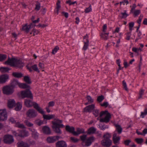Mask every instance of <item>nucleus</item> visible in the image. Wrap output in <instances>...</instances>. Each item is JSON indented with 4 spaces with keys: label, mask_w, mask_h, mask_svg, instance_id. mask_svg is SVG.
Returning a JSON list of instances; mask_svg holds the SVG:
<instances>
[{
    "label": "nucleus",
    "mask_w": 147,
    "mask_h": 147,
    "mask_svg": "<svg viewBox=\"0 0 147 147\" xmlns=\"http://www.w3.org/2000/svg\"><path fill=\"white\" fill-rule=\"evenodd\" d=\"M20 82H18V80L13 79V80L11 82L10 85H9L14 90L15 88L17 85L19 86V84Z\"/></svg>",
    "instance_id": "obj_25"
},
{
    "label": "nucleus",
    "mask_w": 147,
    "mask_h": 147,
    "mask_svg": "<svg viewBox=\"0 0 147 147\" xmlns=\"http://www.w3.org/2000/svg\"><path fill=\"white\" fill-rule=\"evenodd\" d=\"M96 131V129L94 127H90L87 131V133L88 134H94Z\"/></svg>",
    "instance_id": "obj_27"
},
{
    "label": "nucleus",
    "mask_w": 147,
    "mask_h": 147,
    "mask_svg": "<svg viewBox=\"0 0 147 147\" xmlns=\"http://www.w3.org/2000/svg\"><path fill=\"white\" fill-rule=\"evenodd\" d=\"M134 15L135 16H137L140 13V10H135L133 12Z\"/></svg>",
    "instance_id": "obj_47"
},
{
    "label": "nucleus",
    "mask_w": 147,
    "mask_h": 147,
    "mask_svg": "<svg viewBox=\"0 0 147 147\" xmlns=\"http://www.w3.org/2000/svg\"><path fill=\"white\" fill-rule=\"evenodd\" d=\"M128 3V1L127 0H123V1L120 2V4L121 5L123 4V5H125V4L126 5Z\"/></svg>",
    "instance_id": "obj_61"
},
{
    "label": "nucleus",
    "mask_w": 147,
    "mask_h": 147,
    "mask_svg": "<svg viewBox=\"0 0 147 147\" xmlns=\"http://www.w3.org/2000/svg\"><path fill=\"white\" fill-rule=\"evenodd\" d=\"M111 137V134L107 133L105 134L103 136V138L104 139L107 140H110V138Z\"/></svg>",
    "instance_id": "obj_43"
},
{
    "label": "nucleus",
    "mask_w": 147,
    "mask_h": 147,
    "mask_svg": "<svg viewBox=\"0 0 147 147\" xmlns=\"http://www.w3.org/2000/svg\"><path fill=\"white\" fill-rule=\"evenodd\" d=\"M143 15L142 14L140 15V16L138 20H137V22L139 24H140L141 22L142 19L143 18Z\"/></svg>",
    "instance_id": "obj_55"
},
{
    "label": "nucleus",
    "mask_w": 147,
    "mask_h": 147,
    "mask_svg": "<svg viewBox=\"0 0 147 147\" xmlns=\"http://www.w3.org/2000/svg\"><path fill=\"white\" fill-rule=\"evenodd\" d=\"M32 132V136L35 139H37L38 137V134L37 132L36 131L33 129L31 130Z\"/></svg>",
    "instance_id": "obj_32"
},
{
    "label": "nucleus",
    "mask_w": 147,
    "mask_h": 147,
    "mask_svg": "<svg viewBox=\"0 0 147 147\" xmlns=\"http://www.w3.org/2000/svg\"><path fill=\"white\" fill-rule=\"evenodd\" d=\"M9 121L12 123H16V121L14 118L13 117H10L9 119Z\"/></svg>",
    "instance_id": "obj_64"
},
{
    "label": "nucleus",
    "mask_w": 147,
    "mask_h": 147,
    "mask_svg": "<svg viewBox=\"0 0 147 147\" xmlns=\"http://www.w3.org/2000/svg\"><path fill=\"white\" fill-rule=\"evenodd\" d=\"M7 115L5 109L0 110V121H3L7 119Z\"/></svg>",
    "instance_id": "obj_10"
},
{
    "label": "nucleus",
    "mask_w": 147,
    "mask_h": 147,
    "mask_svg": "<svg viewBox=\"0 0 147 147\" xmlns=\"http://www.w3.org/2000/svg\"><path fill=\"white\" fill-rule=\"evenodd\" d=\"M25 123L26 125L29 127H31L33 125V123H31L28 121H27L25 122Z\"/></svg>",
    "instance_id": "obj_56"
},
{
    "label": "nucleus",
    "mask_w": 147,
    "mask_h": 147,
    "mask_svg": "<svg viewBox=\"0 0 147 147\" xmlns=\"http://www.w3.org/2000/svg\"><path fill=\"white\" fill-rule=\"evenodd\" d=\"M56 13L57 14H58L59 13V9L61 7V5H60V1L59 0H58L57 1V2L56 3Z\"/></svg>",
    "instance_id": "obj_38"
},
{
    "label": "nucleus",
    "mask_w": 147,
    "mask_h": 147,
    "mask_svg": "<svg viewBox=\"0 0 147 147\" xmlns=\"http://www.w3.org/2000/svg\"><path fill=\"white\" fill-rule=\"evenodd\" d=\"M134 25V23L133 22H131L129 23V30L131 31L132 30V28Z\"/></svg>",
    "instance_id": "obj_50"
},
{
    "label": "nucleus",
    "mask_w": 147,
    "mask_h": 147,
    "mask_svg": "<svg viewBox=\"0 0 147 147\" xmlns=\"http://www.w3.org/2000/svg\"><path fill=\"white\" fill-rule=\"evenodd\" d=\"M32 32H33V36H35V35H37L39 32V31L38 30L35 29H33L32 30Z\"/></svg>",
    "instance_id": "obj_52"
},
{
    "label": "nucleus",
    "mask_w": 147,
    "mask_h": 147,
    "mask_svg": "<svg viewBox=\"0 0 147 147\" xmlns=\"http://www.w3.org/2000/svg\"><path fill=\"white\" fill-rule=\"evenodd\" d=\"M117 133L116 131H115L113 135V140L114 143L115 144H118L119 143V141L120 139V137L117 136Z\"/></svg>",
    "instance_id": "obj_16"
},
{
    "label": "nucleus",
    "mask_w": 147,
    "mask_h": 147,
    "mask_svg": "<svg viewBox=\"0 0 147 147\" xmlns=\"http://www.w3.org/2000/svg\"><path fill=\"white\" fill-rule=\"evenodd\" d=\"M109 33H102L100 34L101 37L102 39L107 40L108 39Z\"/></svg>",
    "instance_id": "obj_33"
},
{
    "label": "nucleus",
    "mask_w": 147,
    "mask_h": 147,
    "mask_svg": "<svg viewBox=\"0 0 147 147\" xmlns=\"http://www.w3.org/2000/svg\"><path fill=\"white\" fill-rule=\"evenodd\" d=\"M88 37V35L87 34L84 37V44L82 49L84 51H86L88 49V47L89 43Z\"/></svg>",
    "instance_id": "obj_15"
},
{
    "label": "nucleus",
    "mask_w": 147,
    "mask_h": 147,
    "mask_svg": "<svg viewBox=\"0 0 147 147\" xmlns=\"http://www.w3.org/2000/svg\"><path fill=\"white\" fill-rule=\"evenodd\" d=\"M71 0H67L65 2V3L68 4L69 5H74V2L71 1Z\"/></svg>",
    "instance_id": "obj_59"
},
{
    "label": "nucleus",
    "mask_w": 147,
    "mask_h": 147,
    "mask_svg": "<svg viewBox=\"0 0 147 147\" xmlns=\"http://www.w3.org/2000/svg\"><path fill=\"white\" fill-rule=\"evenodd\" d=\"M7 57V55H6L0 54V61H3L6 59Z\"/></svg>",
    "instance_id": "obj_41"
},
{
    "label": "nucleus",
    "mask_w": 147,
    "mask_h": 147,
    "mask_svg": "<svg viewBox=\"0 0 147 147\" xmlns=\"http://www.w3.org/2000/svg\"><path fill=\"white\" fill-rule=\"evenodd\" d=\"M40 112L38 111L39 113H41L43 115V117L44 119H46L47 120H49L53 119L55 117V114H51L49 115H47L45 114V112L42 109L40 108Z\"/></svg>",
    "instance_id": "obj_11"
},
{
    "label": "nucleus",
    "mask_w": 147,
    "mask_h": 147,
    "mask_svg": "<svg viewBox=\"0 0 147 147\" xmlns=\"http://www.w3.org/2000/svg\"><path fill=\"white\" fill-rule=\"evenodd\" d=\"M16 60L17 59L14 58L12 57L11 58H10L9 57L7 60L5 62V64L13 67L15 66V63Z\"/></svg>",
    "instance_id": "obj_13"
},
{
    "label": "nucleus",
    "mask_w": 147,
    "mask_h": 147,
    "mask_svg": "<svg viewBox=\"0 0 147 147\" xmlns=\"http://www.w3.org/2000/svg\"><path fill=\"white\" fill-rule=\"evenodd\" d=\"M24 65V62L20 59H17V60H16L15 63V66L13 67L22 69Z\"/></svg>",
    "instance_id": "obj_14"
},
{
    "label": "nucleus",
    "mask_w": 147,
    "mask_h": 147,
    "mask_svg": "<svg viewBox=\"0 0 147 147\" xmlns=\"http://www.w3.org/2000/svg\"><path fill=\"white\" fill-rule=\"evenodd\" d=\"M104 99V96L102 95L99 96L97 99V101L99 102H101Z\"/></svg>",
    "instance_id": "obj_51"
},
{
    "label": "nucleus",
    "mask_w": 147,
    "mask_h": 147,
    "mask_svg": "<svg viewBox=\"0 0 147 147\" xmlns=\"http://www.w3.org/2000/svg\"><path fill=\"white\" fill-rule=\"evenodd\" d=\"M92 11V8H91V5H90L89 7L86 8L85 9L84 12L86 13H87L89 12Z\"/></svg>",
    "instance_id": "obj_46"
},
{
    "label": "nucleus",
    "mask_w": 147,
    "mask_h": 147,
    "mask_svg": "<svg viewBox=\"0 0 147 147\" xmlns=\"http://www.w3.org/2000/svg\"><path fill=\"white\" fill-rule=\"evenodd\" d=\"M18 147H30V145L27 143L23 141L19 142L17 143Z\"/></svg>",
    "instance_id": "obj_24"
},
{
    "label": "nucleus",
    "mask_w": 147,
    "mask_h": 147,
    "mask_svg": "<svg viewBox=\"0 0 147 147\" xmlns=\"http://www.w3.org/2000/svg\"><path fill=\"white\" fill-rule=\"evenodd\" d=\"M65 130L66 131L74 134V127H70L69 125H66L65 126Z\"/></svg>",
    "instance_id": "obj_28"
},
{
    "label": "nucleus",
    "mask_w": 147,
    "mask_h": 147,
    "mask_svg": "<svg viewBox=\"0 0 147 147\" xmlns=\"http://www.w3.org/2000/svg\"><path fill=\"white\" fill-rule=\"evenodd\" d=\"M12 75L13 76L18 78H20L23 77V74L20 72H13Z\"/></svg>",
    "instance_id": "obj_31"
},
{
    "label": "nucleus",
    "mask_w": 147,
    "mask_h": 147,
    "mask_svg": "<svg viewBox=\"0 0 147 147\" xmlns=\"http://www.w3.org/2000/svg\"><path fill=\"white\" fill-rule=\"evenodd\" d=\"M115 125L116 127V129L115 131H116V133H117V131L119 134H121V133L122 130L121 126L117 124H116Z\"/></svg>",
    "instance_id": "obj_34"
},
{
    "label": "nucleus",
    "mask_w": 147,
    "mask_h": 147,
    "mask_svg": "<svg viewBox=\"0 0 147 147\" xmlns=\"http://www.w3.org/2000/svg\"><path fill=\"white\" fill-rule=\"evenodd\" d=\"M101 143L103 146L109 147L111 145L112 141L110 140L104 139L101 141Z\"/></svg>",
    "instance_id": "obj_18"
},
{
    "label": "nucleus",
    "mask_w": 147,
    "mask_h": 147,
    "mask_svg": "<svg viewBox=\"0 0 147 147\" xmlns=\"http://www.w3.org/2000/svg\"><path fill=\"white\" fill-rule=\"evenodd\" d=\"M9 78L8 75L5 74L0 76V84H3L5 83Z\"/></svg>",
    "instance_id": "obj_20"
},
{
    "label": "nucleus",
    "mask_w": 147,
    "mask_h": 147,
    "mask_svg": "<svg viewBox=\"0 0 147 147\" xmlns=\"http://www.w3.org/2000/svg\"><path fill=\"white\" fill-rule=\"evenodd\" d=\"M130 142H131V140H127L124 141V144L126 146H128Z\"/></svg>",
    "instance_id": "obj_58"
},
{
    "label": "nucleus",
    "mask_w": 147,
    "mask_h": 147,
    "mask_svg": "<svg viewBox=\"0 0 147 147\" xmlns=\"http://www.w3.org/2000/svg\"><path fill=\"white\" fill-rule=\"evenodd\" d=\"M128 16V14L127 13L126 10H124L123 12H121L119 16L122 18H126Z\"/></svg>",
    "instance_id": "obj_37"
},
{
    "label": "nucleus",
    "mask_w": 147,
    "mask_h": 147,
    "mask_svg": "<svg viewBox=\"0 0 147 147\" xmlns=\"http://www.w3.org/2000/svg\"><path fill=\"white\" fill-rule=\"evenodd\" d=\"M24 80L28 84H31L32 82L30 79V77L28 76H25L24 78Z\"/></svg>",
    "instance_id": "obj_30"
},
{
    "label": "nucleus",
    "mask_w": 147,
    "mask_h": 147,
    "mask_svg": "<svg viewBox=\"0 0 147 147\" xmlns=\"http://www.w3.org/2000/svg\"><path fill=\"white\" fill-rule=\"evenodd\" d=\"M52 127L53 131L56 133L61 134L62 132L60 128H63L64 126L63 124L60 123L62 122V121L58 119L55 118L54 121H52Z\"/></svg>",
    "instance_id": "obj_1"
},
{
    "label": "nucleus",
    "mask_w": 147,
    "mask_h": 147,
    "mask_svg": "<svg viewBox=\"0 0 147 147\" xmlns=\"http://www.w3.org/2000/svg\"><path fill=\"white\" fill-rule=\"evenodd\" d=\"M107 29V26L106 24H104L102 27V33H105Z\"/></svg>",
    "instance_id": "obj_62"
},
{
    "label": "nucleus",
    "mask_w": 147,
    "mask_h": 147,
    "mask_svg": "<svg viewBox=\"0 0 147 147\" xmlns=\"http://www.w3.org/2000/svg\"><path fill=\"white\" fill-rule=\"evenodd\" d=\"M15 126L16 127L22 129H24L25 128L23 124H21L19 122H18L16 123Z\"/></svg>",
    "instance_id": "obj_40"
},
{
    "label": "nucleus",
    "mask_w": 147,
    "mask_h": 147,
    "mask_svg": "<svg viewBox=\"0 0 147 147\" xmlns=\"http://www.w3.org/2000/svg\"><path fill=\"white\" fill-rule=\"evenodd\" d=\"M132 51L135 53L136 55L137 56H138L139 55V52L138 51L137 48L136 47H133L132 49Z\"/></svg>",
    "instance_id": "obj_45"
},
{
    "label": "nucleus",
    "mask_w": 147,
    "mask_h": 147,
    "mask_svg": "<svg viewBox=\"0 0 147 147\" xmlns=\"http://www.w3.org/2000/svg\"><path fill=\"white\" fill-rule=\"evenodd\" d=\"M19 87L22 89H30V86L28 85L26 83H20L19 84Z\"/></svg>",
    "instance_id": "obj_26"
},
{
    "label": "nucleus",
    "mask_w": 147,
    "mask_h": 147,
    "mask_svg": "<svg viewBox=\"0 0 147 147\" xmlns=\"http://www.w3.org/2000/svg\"><path fill=\"white\" fill-rule=\"evenodd\" d=\"M26 67L30 72H31L32 71V69L38 73L40 72V70L38 69L37 65L36 64H34L30 67H29L28 65H27L26 66Z\"/></svg>",
    "instance_id": "obj_17"
},
{
    "label": "nucleus",
    "mask_w": 147,
    "mask_h": 147,
    "mask_svg": "<svg viewBox=\"0 0 147 147\" xmlns=\"http://www.w3.org/2000/svg\"><path fill=\"white\" fill-rule=\"evenodd\" d=\"M84 130L82 129L78 128L77 132L74 131V135H78L79 134L83 133Z\"/></svg>",
    "instance_id": "obj_39"
},
{
    "label": "nucleus",
    "mask_w": 147,
    "mask_h": 147,
    "mask_svg": "<svg viewBox=\"0 0 147 147\" xmlns=\"http://www.w3.org/2000/svg\"><path fill=\"white\" fill-rule=\"evenodd\" d=\"M57 147H67V145L65 142L63 140L58 141L56 143Z\"/></svg>",
    "instance_id": "obj_21"
},
{
    "label": "nucleus",
    "mask_w": 147,
    "mask_h": 147,
    "mask_svg": "<svg viewBox=\"0 0 147 147\" xmlns=\"http://www.w3.org/2000/svg\"><path fill=\"white\" fill-rule=\"evenodd\" d=\"M87 98L88 100V102L90 103L94 101L93 99L90 96H88L87 97Z\"/></svg>",
    "instance_id": "obj_53"
},
{
    "label": "nucleus",
    "mask_w": 147,
    "mask_h": 147,
    "mask_svg": "<svg viewBox=\"0 0 147 147\" xmlns=\"http://www.w3.org/2000/svg\"><path fill=\"white\" fill-rule=\"evenodd\" d=\"M40 3L36 4V7L35 9V10L36 11H38L40 10Z\"/></svg>",
    "instance_id": "obj_63"
},
{
    "label": "nucleus",
    "mask_w": 147,
    "mask_h": 147,
    "mask_svg": "<svg viewBox=\"0 0 147 147\" xmlns=\"http://www.w3.org/2000/svg\"><path fill=\"white\" fill-rule=\"evenodd\" d=\"M27 117L30 118H34L36 117L38 115L37 112L32 109H28L26 113Z\"/></svg>",
    "instance_id": "obj_9"
},
{
    "label": "nucleus",
    "mask_w": 147,
    "mask_h": 147,
    "mask_svg": "<svg viewBox=\"0 0 147 147\" xmlns=\"http://www.w3.org/2000/svg\"><path fill=\"white\" fill-rule=\"evenodd\" d=\"M100 117H103L100 120V121L101 122L108 123L111 118L110 114L107 111L101 112L100 114Z\"/></svg>",
    "instance_id": "obj_5"
},
{
    "label": "nucleus",
    "mask_w": 147,
    "mask_h": 147,
    "mask_svg": "<svg viewBox=\"0 0 147 147\" xmlns=\"http://www.w3.org/2000/svg\"><path fill=\"white\" fill-rule=\"evenodd\" d=\"M43 133L46 135H49L51 133V131L50 128L47 126H43L42 129Z\"/></svg>",
    "instance_id": "obj_19"
},
{
    "label": "nucleus",
    "mask_w": 147,
    "mask_h": 147,
    "mask_svg": "<svg viewBox=\"0 0 147 147\" xmlns=\"http://www.w3.org/2000/svg\"><path fill=\"white\" fill-rule=\"evenodd\" d=\"M135 141L138 144H141L143 142V140L142 138H136L135 139Z\"/></svg>",
    "instance_id": "obj_48"
},
{
    "label": "nucleus",
    "mask_w": 147,
    "mask_h": 147,
    "mask_svg": "<svg viewBox=\"0 0 147 147\" xmlns=\"http://www.w3.org/2000/svg\"><path fill=\"white\" fill-rule=\"evenodd\" d=\"M55 103L53 101H51L49 102L48 103V106L49 107H53L55 105Z\"/></svg>",
    "instance_id": "obj_54"
},
{
    "label": "nucleus",
    "mask_w": 147,
    "mask_h": 147,
    "mask_svg": "<svg viewBox=\"0 0 147 147\" xmlns=\"http://www.w3.org/2000/svg\"><path fill=\"white\" fill-rule=\"evenodd\" d=\"M3 141L5 144H11L14 142V139L12 136L7 134L4 136Z\"/></svg>",
    "instance_id": "obj_8"
},
{
    "label": "nucleus",
    "mask_w": 147,
    "mask_h": 147,
    "mask_svg": "<svg viewBox=\"0 0 147 147\" xmlns=\"http://www.w3.org/2000/svg\"><path fill=\"white\" fill-rule=\"evenodd\" d=\"M24 104L27 108H31L33 107L37 111H40V107L38 104L36 102L33 101V99L27 98L24 100Z\"/></svg>",
    "instance_id": "obj_3"
},
{
    "label": "nucleus",
    "mask_w": 147,
    "mask_h": 147,
    "mask_svg": "<svg viewBox=\"0 0 147 147\" xmlns=\"http://www.w3.org/2000/svg\"><path fill=\"white\" fill-rule=\"evenodd\" d=\"M60 138V136H49L47 138L46 140L48 143H53L59 140Z\"/></svg>",
    "instance_id": "obj_12"
},
{
    "label": "nucleus",
    "mask_w": 147,
    "mask_h": 147,
    "mask_svg": "<svg viewBox=\"0 0 147 147\" xmlns=\"http://www.w3.org/2000/svg\"><path fill=\"white\" fill-rule=\"evenodd\" d=\"M10 69L8 67H0V71L2 73H5L8 72Z\"/></svg>",
    "instance_id": "obj_29"
},
{
    "label": "nucleus",
    "mask_w": 147,
    "mask_h": 147,
    "mask_svg": "<svg viewBox=\"0 0 147 147\" xmlns=\"http://www.w3.org/2000/svg\"><path fill=\"white\" fill-rule=\"evenodd\" d=\"M80 138L82 141V144L84 147L90 146L95 139L93 136L87 138V136L85 135L80 136Z\"/></svg>",
    "instance_id": "obj_2"
},
{
    "label": "nucleus",
    "mask_w": 147,
    "mask_h": 147,
    "mask_svg": "<svg viewBox=\"0 0 147 147\" xmlns=\"http://www.w3.org/2000/svg\"><path fill=\"white\" fill-rule=\"evenodd\" d=\"M94 104L88 106L84 108V111L85 112H91L94 109Z\"/></svg>",
    "instance_id": "obj_23"
},
{
    "label": "nucleus",
    "mask_w": 147,
    "mask_h": 147,
    "mask_svg": "<svg viewBox=\"0 0 147 147\" xmlns=\"http://www.w3.org/2000/svg\"><path fill=\"white\" fill-rule=\"evenodd\" d=\"M13 134L16 137H20L21 138H24L27 137L28 136V133L24 130H18L17 132L14 131Z\"/></svg>",
    "instance_id": "obj_6"
},
{
    "label": "nucleus",
    "mask_w": 147,
    "mask_h": 147,
    "mask_svg": "<svg viewBox=\"0 0 147 147\" xmlns=\"http://www.w3.org/2000/svg\"><path fill=\"white\" fill-rule=\"evenodd\" d=\"M125 34L126 35V39L127 40H129L130 39L131 35V32H127Z\"/></svg>",
    "instance_id": "obj_49"
},
{
    "label": "nucleus",
    "mask_w": 147,
    "mask_h": 147,
    "mask_svg": "<svg viewBox=\"0 0 147 147\" xmlns=\"http://www.w3.org/2000/svg\"><path fill=\"white\" fill-rule=\"evenodd\" d=\"M30 29L27 24H25L24 26H23L22 28V30L24 31L26 33L29 32Z\"/></svg>",
    "instance_id": "obj_35"
},
{
    "label": "nucleus",
    "mask_w": 147,
    "mask_h": 147,
    "mask_svg": "<svg viewBox=\"0 0 147 147\" xmlns=\"http://www.w3.org/2000/svg\"><path fill=\"white\" fill-rule=\"evenodd\" d=\"M137 32V36L139 38V39H141L142 38L141 32V31H139Z\"/></svg>",
    "instance_id": "obj_60"
},
{
    "label": "nucleus",
    "mask_w": 147,
    "mask_h": 147,
    "mask_svg": "<svg viewBox=\"0 0 147 147\" xmlns=\"http://www.w3.org/2000/svg\"><path fill=\"white\" fill-rule=\"evenodd\" d=\"M59 49V47L58 46H56L52 50V53L53 55L56 53L57 51Z\"/></svg>",
    "instance_id": "obj_44"
},
{
    "label": "nucleus",
    "mask_w": 147,
    "mask_h": 147,
    "mask_svg": "<svg viewBox=\"0 0 147 147\" xmlns=\"http://www.w3.org/2000/svg\"><path fill=\"white\" fill-rule=\"evenodd\" d=\"M22 108V105L19 102H18L17 104V106L15 108V110L16 111L20 110Z\"/></svg>",
    "instance_id": "obj_42"
},
{
    "label": "nucleus",
    "mask_w": 147,
    "mask_h": 147,
    "mask_svg": "<svg viewBox=\"0 0 147 147\" xmlns=\"http://www.w3.org/2000/svg\"><path fill=\"white\" fill-rule=\"evenodd\" d=\"M147 115V108H145L143 111L141 112L140 117L142 118H144Z\"/></svg>",
    "instance_id": "obj_36"
},
{
    "label": "nucleus",
    "mask_w": 147,
    "mask_h": 147,
    "mask_svg": "<svg viewBox=\"0 0 147 147\" xmlns=\"http://www.w3.org/2000/svg\"><path fill=\"white\" fill-rule=\"evenodd\" d=\"M93 113L95 117H97L98 115V110H95L93 111Z\"/></svg>",
    "instance_id": "obj_57"
},
{
    "label": "nucleus",
    "mask_w": 147,
    "mask_h": 147,
    "mask_svg": "<svg viewBox=\"0 0 147 147\" xmlns=\"http://www.w3.org/2000/svg\"><path fill=\"white\" fill-rule=\"evenodd\" d=\"M3 91L4 94L7 95H10L14 92V90L10 85H7L3 87Z\"/></svg>",
    "instance_id": "obj_7"
},
{
    "label": "nucleus",
    "mask_w": 147,
    "mask_h": 147,
    "mask_svg": "<svg viewBox=\"0 0 147 147\" xmlns=\"http://www.w3.org/2000/svg\"><path fill=\"white\" fill-rule=\"evenodd\" d=\"M30 89H27L21 91L19 96L22 99L26 98H27L33 99V94Z\"/></svg>",
    "instance_id": "obj_4"
},
{
    "label": "nucleus",
    "mask_w": 147,
    "mask_h": 147,
    "mask_svg": "<svg viewBox=\"0 0 147 147\" xmlns=\"http://www.w3.org/2000/svg\"><path fill=\"white\" fill-rule=\"evenodd\" d=\"M16 103L15 100L13 99L9 100L7 102V106L9 108H12L15 107Z\"/></svg>",
    "instance_id": "obj_22"
}]
</instances>
